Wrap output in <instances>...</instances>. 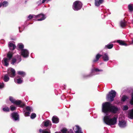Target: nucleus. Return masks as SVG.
I'll use <instances>...</instances> for the list:
<instances>
[{
  "instance_id": "obj_31",
  "label": "nucleus",
  "mask_w": 133,
  "mask_h": 133,
  "mask_svg": "<svg viewBox=\"0 0 133 133\" xmlns=\"http://www.w3.org/2000/svg\"><path fill=\"white\" fill-rule=\"evenodd\" d=\"M128 9L130 11H133V5L131 4H129L128 5Z\"/></svg>"
},
{
  "instance_id": "obj_35",
  "label": "nucleus",
  "mask_w": 133,
  "mask_h": 133,
  "mask_svg": "<svg viewBox=\"0 0 133 133\" xmlns=\"http://www.w3.org/2000/svg\"><path fill=\"white\" fill-rule=\"evenodd\" d=\"M3 110L4 111L8 112L10 110L7 107H5V108H3Z\"/></svg>"
},
{
  "instance_id": "obj_15",
  "label": "nucleus",
  "mask_w": 133,
  "mask_h": 133,
  "mask_svg": "<svg viewBox=\"0 0 133 133\" xmlns=\"http://www.w3.org/2000/svg\"><path fill=\"white\" fill-rule=\"evenodd\" d=\"M95 5L96 6H98L100 4L103 2V0H95Z\"/></svg>"
},
{
  "instance_id": "obj_50",
  "label": "nucleus",
  "mask_w": 133,
  "mask_h": 133,
  "mask_svg": "<svg viewBox=\"0 0 133 133\" xmlns=\"http://www.w3.org/2000/svg\"><path fill=\"white\" fill-rule=\"evenodd\" d=\"M89 76H90V75H89Z\"/></svg>"
},
{
  "instance_id": "obj_2",
  "label": "nucleus",
  "mask_w": 133,
  "mask_h": 133,
  "mask_svg": "<svg viewBox=\"0 0 133 133\" xmlns=\"http://www.w3.org/2000/svg\"><path fill=\"white\" fill-rule=\"evenodd\" d=\"M116 92L114 90H112L109 92L107 95L106 98L108 101H110L111 102L113 101L114 98L115 97Z\"/></svg>"
},
{
  "instance_id": "obj_32",
  "label": "nucleus",
  "mask_w": 133,
  "mask_h": 133,
  "mask_svg": "<svg viewBox=\"0 0 133 133\" xmlns=\"http://www.w3.org/2000/svg\"><path fill=\"white\" fill-rule=\"evenodd\" d=\"M128 98L127 96H124L122 97L121 99V101L123 102H124Z\"/></svg>"
},
{
  "instance_id": "obj_41",
  "label": "nucleus",
  "mask_w": 133,
  "mask_h": 133,
  "mask_svg": "<svg viewBox=\"0 0 133 133\" xmlns=\"http://www.w3.org/2000/svg\"><path fill=\"white\" fill-rule=\"evenodd\" d=\"M4 84L3 83H0V89H2L4 87Z\"/></svg>"
},
{
  "instance_id": "obj_42",
  "label": "nucleus",
  "mask_w": 133,
  "mask_h": 133,
  "mask_svg": "<svg viewBox=\"0 0 133 133\" xmlns=\"http://www.w3.org/2000/svg\"><path fill=\"white\" fill-rule=\"evenodd\" d=\"M67 133H74L72 129H70L69 131H68Z\"/></svg>"
},
{
  "instance_id": "obj_1",
  "label": "nucleus",
  "mask_w": 133,
  "mask_h": 133,
  "mask_svg": "<svg viewBox=\"0 0 133 133\" xmlns=\"http://www.w3.org/2000/svg\"><path fill=\"white\" fill-rule=\"evenodd\" d=\"M111 104L110 102H107L103 103L102 105V111L106 114V116L104 117V122L106 124L110 125H114L116 124L117 118L114 117L111 119L110 115H107V114L109 112L115 113L118 110V109L117 107L111 106Z\"/></svg>"
},
{
  "instance_id": "obj_19",
  "label": "nucleus",
  "mask_w": 133,
  "mask_h": 133,
  "mask_svg": "<svg viewBox=\"0 0 133 133\" xmlns=\"http://www.w3.org/2000/svg\"><path fill=\"white\" fill-rule=\"evenodd\" d=\"M76 131L75 132V133H83L81 129L79 126L78 125L76 126Z\"/></svg>"
},
{
  "instance_id": "obj_47",
  "label": "nucleus",
  "mask_w": 133,
  "mask_h": 133,
  "mask_svg": "<svg viewBox=\"0 0 133 133\" xmlns=\"http://www.w3.org/2000/svg\"><path fill=\"white\" fill-rule=\"evenodd\" d=\"M95 115H94V118H96V117H95Z\"/></svg>"
},
{
  "instance_id": "obj_46",
  "label": "nucleus",
  "mask_w": 133,
  "mask_h": 133,
  "mask_svg": "<svg viewBox=\"0 0 133 133\" xmlns=\"http://www.w3.org/2000/svg\"><path fill=\"white\" fill-rule=\"evenodd\" d=\"M2 4L1 3H0V8L2 6Z\"/></svg>"
},
{
  "instance_id": "obj_45",
  "label": "nucleus",
  "mask_w": 133,
  "mask_h": 133,
  "mask_svg": "<svg viewBox=\"0 0 133 133\" xmlns=\"http://www.w3.org/2000/svg\"><path fill=\"white\" fill-rule=\"evenodd\" d=\"M19 31L20 32H21L22 31H21V28L20 27H19Z\"/></svg>"
},
{
  "instance_id": "obj_40",
  "label": "nucleus",
  "mask_w": 133,
  "mask_h": 133,
  "mask_svg": "<svg viewBox=\"0 0 133 133\" xmlns=\"http://www.w3.org/2000/svg\"><path fill=\"white\" fill-rule=\"evenodd\" d=\"M10 110L11 111L15 110L16 109V107L13 105H11L10 107Z\"/></svg>"
},
{
  "instance_id": "obj_23",
  "label": "nucleus",
  "mask_w": 133,
  "mask_h": 133,
  "mask_svg": "<svg viewBox=\"0 0 133 133\" xmlns=\"http://www.w3.org/2000/svg\"><path fill=\"white\" fill-rule=\"evenodd\" d=\"M102 56V55H100L99 54H97L96 57V59L94 60L93 62H94L97 61L99 58Z\"/></svg>"
},
{
  "instance_id": "obj_22",
  "label": "nucleus",
  "mask_w": 133,
  "mask_h": 133,
  "mask_svg": "<svg viewBox=\"0 0 133 133\" xmlns=\"http://www.w3.org/2000/svg\"><path fill=\"white\" fill-rule=\"evenodd\" d=\"M14 81L15 83H17L18 84H20L22 83V78H19L18 79H16V78H14Z\"/></svg>"
},
{
  "instance_id": "obj_34",
  "label": "nucleus",
  "mask_w": 133,
  "mask_h": 133,
  "mask_svg": "<svg viewBox=\"0 0 133 133\" xmlns=\"http://www.w3.org/2000/svg\"><path fill=\"white\" fill-rule=\"evenodd\" d=\"M68 131L67 129L65 128H63L61 130V132L62 133H67Z\"/></svg>"
},
{
  "instance_id": "obj_24",
  "label": "nucleus",
  "mask_w": 133,
  "mask_h": 133,
  "mask_svg": "<svg viewBox=\"0 0 133 133\" xmlns=\"http://www.w3.org/2000/svg\"><path fill=\"white\" fill-rule=\"evenodd\" d=\"M126 21L124 19L121 21L120 23L121 26L122 28L125 26H126Z\"/></svg>"
},
{
  "instance_id": "obj_30",
  "label": "nucleus",
  "mask_w": 133,
  "mask_h": 133,
  "mask_svg": "<svg viewBox=\"0 0 133 133\" xmlns=\"http://www.w3.org/2000/svg\"><path fill=\"white\" fill-rule=\"evenodd\" d=\"M131 99H130V103L131 105H133V90L131 94Z\"/></svg>"
},
{
  "instance_id": "obj_4",
  "label": "nucleus",
  "mask_w": 133,
  "mask_h": 133,
  "mask_svg": "<svg viewBox=\"0 0 133 133\" xmlns=\"http://www.w3.org/2000/svg\"><path fill=\"white\" fill-rule=\"evenodd\" d=\"M12 56V54L9 53L7 54V58H4L3 60L2 61V62L5 66H7L8 65L9 62Z\"/></svg>"
},
{
  "instance_id": "obj_21",
  "label": "nucleus",
  "mask_w": 133,
  "mask_h": 133,
  "mask_svg": "<svg viewBox=\"0 0 133 133\" xmlns=\"http://www.w3.org/2000/svg\"><path fill=\"white\" fill-rule=\"evenodd\" d=\"M118 43H119V45H125L127 46L128 45L125 43L124 41L121 40H118L117 41Z\"/></svg>"
},
{
  "instance_id": "obj_17",
  "label": "nucleus",
  "mask_w": 133,
  "mask_h": 133,
  "mask_svg": "<svg viewBox=\"0 0 133 133\" xmlns=\"http://www.w3.org/2000/svg\"><path fill=\"white\" fill-rule=\"evenodd\" d=\"M53 123H57L59 122L58 118L56 116H53L52 118Z\"/></svg>"
},
{
  "instance_id": "obj_16",
  "label": "nucleus",
  "mask_w": 133,
  "mask_h": 133,
  "mask_svg": "<svg viewBox=\"0 0 133 133\" xmlns=\"http://www.w3.org/2000/svg\"><path fill=\"white\" fill-rule=\"evenodd\" d=\"M128 116L131 119H133V108L129 111Z\"/></svg>"
},
{
  "instance_id": "obj_18",
  "label": "nucleus",
  "mask_w": 133,
  "mask_h": 133,
  "mask_svg": "<svg viewBox=\"0 0 133 133\" xmlns=\"http://www.w3.org/2000/svg\"><path fill=\"white\" fill-rule=\"evenodd\" d=\"M43 123H44V126L46 127H48L49 125H51V121L49 120L44 121Z\"/></svg>"
},
{
  "instance_id": "obj_12",
  "label": "nucleus",
  "mask_w": 133,
  "mask_h": 133,
  "mask_svg": "<svg viewBox=\"0 0 133 133\" xmlns=\"http://www.w3.org/2000/svg\"><path fill=\"white\" fill-rule=\"evenodd\" d=\"M119 125L121 128H124L125 127L126 125V122L124 121H119Z\"/></svg>"
},
{
  "instance_id": "obj_7",
  "label": "nucleus",
  "mask_w": 133,
  "mask_h": 133,
  "mask_svg": "<svg viewBox=\"0 0 133 133\" xmlns=\"http://www.w3.org/2000/svg\"><path fill=\"white\" fill-rule=\"evenodd\" d=\"M29 52L26 49H22L21 50V54L24 57H27L29 56Z\"/></svg>"
},
{
  "instance_id": "obj_39",
  "label": "nucleus",
  "mask_w": 133,
  "mask_h": 133,
  "mask_svg": "<svg viewBox=\"0 0 133 133\" xmlns=\"http://www.w3.org/2000/svg\"><path fill=\"white\" fill-rule=\"evenodd\" d=\"M36 16L35 15H30L28 16V18L30 19H31L33 17H35Z\"/></svg>"
},
{
  "instance_id": "obj_36",
  "label": "nucleus",
  "mask_w": 133,
  "mask_h": 133,
  "mask_svg": "<svg viewBox=\"0 0 133 133\" xmlns=\"http://www.w3.org/2000/svg\"><path fill=\"white\" fill-rule=\"evenodd\" d=\"M36 117V115L35 114L32 113L30 117L32 119L35 118Z\"/></svg>"
},
{
  "instance_id": "obj_10",
  "label": "nucleus",
  "mask_w": 133,
  "mask_h": 133,
  "mask_svg": "<svg viewBox=\"0 0 133 133\" xmlns=\"http://www.w3.org/2000/svg\"><path fill=\"white\" fill-rule=\"evenodd\" d=\"M17 58H14L12 60V64H14L16 61H17L18 63L19 62L21 61V57L20 56L17 55L16 56Z\"/></svg>"
},
{
  "instance_id": "obj_25",
  "label": "nucleus",
  "mask_w": 133,
  "mask_h": 133,
  "mask_svg": "<svg viewBox=\"0 0 133 133\" xmlns=\"http://www.w3.org/2000/svg\"><path fill=\"white\" fill-rule=\"evenodd\" d=\"M39 132L41 133H50V131L49 130L47 131L45 130H43L41 129L39 130Z\"/></svg>"
},
{
  "instance_id": "obj_8",
  "label": "nucleus",
  "mask_w": 133,
  "mask_h": 133,
  "mask_svg": "<svg viewBox=\"0 0 133 133\" xmlns=\"http://www.w3.org/2000/svg\"><path fill=\"white\" fill-rule=\"evenodd\" d=\"M36 16L35 17L39 18L37 20V21H42L44 20L46 18L45 15L43 14H40Z\"/></svg>"
},
{
  "instance_id": "obj_28",
  "label": "nucleus",
  "mask_w": 133,
  "mask_h": 133,
  "mask_svg": "<svg viewBox=\"0 0 133 133\" xmlns=\"http://www.w3.org/2000/svg\"><path fill=\"white\" fill-rule=\"evenodd\" d=\"M113 46V45L112 44H109L107 45H105V48H107L109 49H111L112 48Z\"/></svg>"
},
{
  "instance_id": "obj_9",
  "label": "nucleus",
  "mask_w": 133,
  "mask_h": 133,
  "mask_svg": "<svg viewBox=\"0 0 133 133\" xmlns=\"http://www.w3.org/2000/svg\"><path fill=\"white\" fill-rule=\"evenodd\" d=\"M11 117L12 119L15 120L16 121L19 119V116L18 114L16 112H14L11 114Z\"/></svg>"
},
{
  "instance_id": "obj_3",
  "label": "nucleus",
  "mask_w": 133,
  "mask_h": 133,
  "mask_svg": "<svg viewBox=\"0 0 133 133\" xmlns=\"http://www.w3.org/2000/svg\"><path fill=\"white\" fill-rule=\"evenodd\" d=\"M82 4L79 1L75 2L72 5V8L75 11H78L80 9L82 6Z\"/></svg>"
},
{
  "instance_id": "obj_13",
  "label": "nucleus",
  "mask_w": 133,
  "mask_h": 133,
  "mask_svg": "<svg viewBox=\"0 0 133 133\" xmlns=\"http://www.w3.org/2000/svg\"><path fill=\"white\" fill-rule=\"evenodd\" d=\"M102 57L103 60L105 61H107L109 59L108 55L106 53H103L102 55Z\"/></svg>"
},
{
  "instance_id": "obj_29",
  "label": "nucleus",
  "mask_w": 133,
  "mask_h": 133,
  "mask_svg": "<svg viewBox=\"0 0 133 133\" xmlns=\"http://www.w3.org/2000/svg\"><path fill=\"white\" fill-rule=\"evenodd\" d=\"M2 3V5L3 7H6L8 5V2L7 1H4Z\"/></svg>"
},
{
  "instance_id": "obj_38",
  "label": "nucleus",
  "mask_w": 133,
  "mask_h": 133,
  "mask_svg": "<svg viewBox=\"0 0 133 133\" xmlns=\"http://www.w3.org/2000/svg\"><path fill=\"white\" fill-rule=\"evenodd\" d=\"M9 99L11 102L13 103H14V102L15 100L11 96L10 97Z\"/></svg>"
},
{
  "instance_id": "obj_6",
  "label": "nucleus",
  "mask_w": 133,
  "mask_h": 133,
  "mask_svg": "<svg viewBox=\"0 0 133 133\" xmlns=\"http://www.w3.org/2000/svg\"><path fill=\"white\" fill-rule=\"evenodd\" d=\"M26 110L27 111L24 112V114L25 116H29L30 112L32 111V108L30 106H27L26 107Z\"/></svg>"
},
{
  "instance_id": "obj_27",
  "label": "nucleus",
  "mask_w": 133,
  "mask_h": 133,
  "mask_svg": "<svg viewBox=\"0 0 133 133\" xmlns=\"http://www.w3.org/2000/svg\"><path fill=\"white\" fill-rule=\"evenodd\" d=\"M17 73L18 75H21L22 77H24L25 75V72L23 71H18L17 72Z\"/></svg>"
},
{
  "instance_id": "obj_5",
  "label": "nucleus",
  "mask_w": 133,
  "mask_h": 133,
  "mask_svg": "<svg viewBox=\"0 0 133 133\" xmlns=\"http://www.w3.org/2000/svg\"><path fill=\"white\" fill-rule=\"evenodd\" d=\"M8 73L10 77H14L15 75V71L14 69L9 68L8 69Z\"/></svg>"
},
{
  "instance_id": "obj_33",
  "label": "nucleus",
  "mask_w": 133,
  "mask_h": 133,
  "mask_svg": "<svg viewBox=\"0 0 133 133\" xmlns=\"http://www.w3.org/2000/svg\"><path fill=\"white\" fill-rule=\"evenodd\" d=\"M18 46L19 49L21 50L23 49V48H24V45L22 43H19L18 44Z\"/></svg>"
},
{
  "instance_id": "obj_48",
  "label": "nucleus",
  "mask_w": 133,
  "mask_h": 133,
  "mask_svg": "<svg viewBox=\"0 0 133 133\" xmlns=\"http://www.w3.org/2000/svg\"><path fill=\"white\" fill-rule=\"evenodd\" d=\"M132 43L133 44V39L132 40Z\"/></svg>"
},
{
  "instance_id": "obj_44",
  "label": "nucleus",
  "mask_w": 133,
  "mask_h": 133,
  "mask_svg": "<svg viewBox=\"0 0 133 133\" xmlns=\"http://www.w3.org/2000/svg\"><path fill=\"white\" fill-rule=\"evenodd\" d=\"M46 0H43L42 1V3H44Z\"/></svg>"
},
{
  "instance_id": "obj_11",
  "label": "nucleus",
  "mask_w": 133,
  "mask_h": 133,
  "mask_svg": "<svg viewBox=\"0 0 133 133\" xmlns=\"http://www.w3.org/2000/svg\"><path fill=\"white\" fill-rule=\"evenodd\" d=\"M14 104L17 105H19V107H23L25 105L24 104H21V101L19 100H15Z\"/></svg>"
},
{
  "instance_id": "obj_26",
  "label": "nucleus",
  "mask_w": 133,
  "mask_h": 133,
  "mask_svg": "<svg viewBox=\"0 0 133 133\" xmlns=\"http://www.w3.org/2000/svg\"><path fill=\"white\" fill-rule=\"evenodd\" d=\"M9 78L8 75L7 74L5 75L3 78V80L4 81L7 82L9 80Z\"/></svg>"
},
{
  "instance_id": "obj_43",
  "label": "nucleus",
  "mask_w": 133,
  "mask_h": 133,
  "mask_svg": "<svg viewBox=\"0 0 133 133\" xmlns=\"http://www.w3.org/2000/svg\"><path fill=\"white\" fill-rule=\"evenodd\" d=\"M105 16L103 15H102L101 16V17L102 18H103L105 17Z\"/></svg>"
},
{
  "instance_id": "obj_20",
  "label": "nucleus",
  "mask_w": 133,
  "mask_h": 133,
  "mask_svg": "<svg viewBox=\"0 0 133 133\" xmlns=\"http://www.w3.org/2000/svg\"><path fill=\"white\" fill-rule=\"evenodd\" d=\"M9 47L10 50H13L15 49L16 46L13 44L12 43H10L9 44Z\"/></svg>"
},
{
  "instance_id": "obj_14",
  "label": "nucleus",
  "mask_w": 133,
  "mask_h": 133,
  "mask_svg": "<svg viewBox=\"0 0 133 133\" xmlns=\"http://www.w3.org/2000/svg\"><path fill=\"white\" fill-rule=\"evenodd\" d=\"M103 70H99L97 68H94L92 69V72L94 73V74H99L98 72H102Z\"/></svg>"
},
{
  "instance_id": "obj_49",
  "label": "nucleus",
  "mask_w": 133,
  "mask_h": 133,
  "mask_svg": "<svg viewBox=\"0 0 133 133\" xmlns=\"http://www.w3.org/2000/svg\"><path fill=\"white\" fill-rule=\"evenodd\" d=\"M11 131L12 132V129L11 130Z\"/></svg>"
},
{
  "instance_id": "obj_37",
  "label": "nucleus",
  "mask_w": 133,
  "mask_h": 133,
  "mask_svg": "<svg viewBox=\"0 0 133 133\" xmlns=\"http://www.w3.org/2000/svg\"><path fill=\"white\" fill-rule=\"evenodd\" d=\"M128 107L127 105H125L123 107V110H126L128 109Z\"/></svg>"
}]
</instances>
